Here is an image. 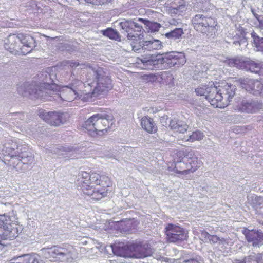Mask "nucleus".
Segmentation results:
<instances>
[{"instance_id": "nucleus-1", "label": "nucleus", "mask_w": 263, "mask_h": 263, "mask_svg": "<svg viewBox=\"0 0 263 263\" xmlns=\"http://www.w3.org/2000/svg\"><path fill=\"white\" fill-rule=\"evenodd\" d=\"M108 179L99 174L81 171L79 173L77 182L83 193L91 199L99 200L107 196V190L104 186L103 180Z\"/></svg>"}, {"instance_id": "nucleus-2", "label": "nucleus", "mask_w": 263, "mask_h": 263, "mask_svg": "<svg viewBox=\"0 0 263 263\" xmlns=\"http://www.w3.org/2000/svg\"><path fill=\"white\" fill-rule=\"evenodd\" d=\"M87 71V81L84 85L90 86L91 88L94 87L91 92L94 96L107 92L112 88L110 78L105 74L101 68L97 66H88Z\"/></svg>"}, {"instance_id": "nucleus-3", "label": "nucleus", "mask_w": 263, "mask_h": 263, "mask_svg": "<svg viewBox=\"0 0 263 263\" xmlns=\"http://www.w3.org/2000/svg\"><path fill=\"white\" fill-rule=\"evenodd\" d=\"M112 116L105 113L97 114L90 117L84 124V127L90 134L101 136L104 134L109 127Z\"/></svg>"}, {"instance_id": "nucleus-4", "label": "nucleus", "mask_w": 263, "mask_h": 263, "mask_svg": "<svg viewBox=\"0 0 263 263\" xmlns=\"http://www.w3.org/2000/svg\"><path fill=\"white\" fill-rule=\"evenodd\" d=\"M198 96H205L211 105L216 108H223L227 105L221 101V94L218 93L217 86L213 82H209L208 85H201L195 89Z\"/></svg>"}, {"instance_id": "nucleus-5", "label": "nucleus", "mask_w": 263, "mask_h": 263, "mask_svg": "<svg viewBox=\"0 0 263 263\" xmlns=\"http://www.w3.org/2000/svg\"><path fill=\"white\" fill-rule=\"evenodd\" d=\"M42 254L51 261L60 262L68 260L72 258L73 248L71 246L62 247L54 246L41 250Z\"/></svg>"}, {"instance_id": "nucleus-6", "label": "nucleus", "mask_w": 263, "mask_h": 263, "mask_svg": "<svg viewBox=\"0 0 263 263\" xmlns=\"http://www.w3.org/2000/svg\"><path fill=\"white\" fill-rule=\"evenodd\" d=\"M119 25L127 34L126 36L128 40L136 41L141 39V32H143L144 29L142 23L139 22V18L137 20L123 19L119 23Z\"/></svg>"}, {"instance_id": "nucleus-7", "label": "nucleus", "mask_w": 263, "mask_h": 263, "mask_svg": "<svg viewBox=\"0 0 263 263\" xmlns=\"http://www.w3.org/2000/svg\"><path fill=\"white\" fill-rule=\"evenodd\" d=\"M152 254V249L147 243L136 242L128 247V252L123 255L125 258H143Z\"/></svg>"}, {"instance_id": "nucleus-8", "label": "nucleus", "mask_w": 263, "mask_h": 263, "mask_svg": "<svg viewBox=\"0 0 263 263\" xmlns=\"http://www.w3.org/2000/svg\"><path fill=\"white\" fill-rule=\"evenodd\" d=\"M39 117L51 125L58 126L64 124L69 118L67 113L57 111L47 112L44 110L39 111Z\"/></svg>"}, {"instance_id": "nucleus-9", "label": "nucleus", "mask_w": 263, "mask_h": 263, "mask_svg": "<svg viewBox=\"0 0 263 263\" xmlns=\"http://www.w3.org/2000/svg\"><path fill=\"white\" fill-rule=\"evenodd\" d=\"M165 229L166 239L170 242H180L186 240L187 237L186 231L177 225L169 223Z\"/></svg>"}, {"instance_id": "nucleus-10", "label": "nucleus", "mask_w": 263, "mask_h": 263, "mask_svg": "<svg viewBox=\"0 0 263 263\" xmlns=\"http://www.w3.org/2000/svg\"><path fill=\"white\" fill-rule=\"evenodd\" d=\"M239 79H233L230 82H222L221 85L217 86L218 93L221 94L222 98L221 101L223 103H227L225 107L227 106L231 99L235 94L236 86H240V84H237L236 81Z\"/></svg>"}, {"instance_id": "nucleus-11", "label": "nucleus", "mask_w": 263, "mask_h": 263, "mask_svg": "<svg viewBox=\"0 0 263 263\" xmlns=\"http://www.w3.org/2000/svg\"><path fill=\"white\" fill-rule=\"evenodd\" d=\"M236 83L250 93L263 97V84L260 81L247 78L239 79Z\"/></svg>"}, {"instance_id": "nucleus-12", "label": "nucleus", "mask_w": 263, "mask_h": 263, "mask_svg": "<svg viewBox=\"0 0 263 263\" xmlns=\"http://www.w3.org/2000/svg\"><path fill=\"white\" fill-rule=\"evenodd\" d=\"M226 62L231 67L250 70L252 72L259 73L260 71V65L261 62L256 63L252 61H245L238 58L229 59Z\"/></svg>"}, {"instance_id": "nucleus-13", "label": "nucleus", "mask_w": 263, "mask_h": 263, "mask_svg": "<svg viewBox=\"0 0 263 263\" xmlns=\"http://www.w3.org/2000/svg\"><path fill=\"white\" fill-rule=\"evenodd\" d=\"M194 28L199 31L206 33L215 30L216 25L214 19L211 17H206L202 15L197 14L192 20Z\"/></svg>"}, {"instance_id": "nucleus-14", "label": "nucleus", "mask_w": 263, "mask_h": 263, "mask_svg": "<svg viewBox=\"0 0 263 263\" xmlns=\"http://www.w3.org/2000/svg\"><path fill=\"white\" fill-rule=\"evenodd\" d=\"M10 224L9 217L5 215H0V250H2L4 244L2 240L11 239L14 237V230Z\"/></svg>"}, {"instance_id": "nucleus-15", "label": "nucleus", "mask_w": 263, "mask_h": 263, "mask_svg": "<svg viewBox=\"0 0 263 263\" xmlns=\"http://www.w3.org/2000/svg\"><path fill=\"white\" fill-rule=\"evenodd\" d=\"M16 151L9 153L11 161L14 165L16 161H18L17 165L20 163L23 164H31L34 161V157L30 152L22 151L20 146H16Z\"/></svg>"}, {"instance_id": "nucleus-16", "label": "nucleus", "mask_w": 263, "mask_h": 263, "mask_svg": "<svg viewBox=\"0 0 263 263\" xmlns=\"http://www.w3.org/2000/svg\"><path fill=\"white\" fill-rule=\"evenodd\" d=\"M164 63H166L170 67H179L185 64L186 62L185 55L181 52H171L163 57Z\"/></svg>"}, {"instance_id": "nucleus-17", "label": "nucleus", "mask_w": 263, "mask_h": 263, "mask_svg": "<svg viewBox=\"0 0 263 263\" xmlns=\"http://www.w3.org/2000/svg\"><path fill=\"white\" fill-rule=\"evenodd\" d=\"M18 92L22 96H26L29 94L32 97L35 98L46 99V97L44 96V93H49L51 92L50 90L42 91L38 90L34 85H28L27 83L24 84L23 86H21L17 88Z\"/></svg>"}, {"instance_id": "nucleus-18", "label": "nucleus", "mask_w": 263, "mask_h": 263, "mask_svg": "<svg viewBox=\"0 0 263 263\" xmlns=\"http://www.w3.org/2000/svg\"><path fill=\"white\" fill-rule=\"evenodd\" d=\"M142 68L147 70H153L159 67V64H163V59L161 55L148 54L141 59Z\"/></svg>"}, {"instance_id": "nucleus-19", "label": "nucleus", "mask_w": 263, "mask_h": 263, "mask_svg": "<svg viewBox=\"0 0 263 263\" xmlns=\"http://www.w3.org/2000/svg\"><path fill=\"white\" fill-rule=\"evenodd\" d=\"M247 241L253 247H259L263 245V233L258 230H245L244 233Z\"/></svg>"}, {"instance_id": "nucleus-20", "label": "nucleus", "mask_w": 263, "mask_h": 263, "mask_svg": "<svg viewBox=\"0 0 263 263\" xmlns=\"http://www.w3.org/2000/svg\"><path fill=\"white\" fill-rule=\"evenodd\" d=\"M20 39V44H22L21 47V52L23 54L29 53L35 47V41L33 37L28 34H18Z\"/></svg>"}, {"instance_id": "nucleus-21", "label": "nucleus", "mask_w": 263, "mask_h": 263, "mask_svg": "<svg viewBox=\"0 0 263 263\" xmlns=\"http://www.w3.org/2000/svg\"><path fill=\"white\" fill-rule=\"evenodd\" d=\"M184 161H186L190 168V172L193 173L202 165V162L198 159L194 151H186Z\"/></svg>"}, {"instance_id": "nucleus-22", "label": "nucleus", "mask_w": 263, "mask_h": 263, "mask_svg": "<svg viewBox=\"0 0 263 263\" xmlns=\"http://www.w3.org/2000/svg\"><path fill=\"white\" fill-rule=\"evenodd\" d=\"M5 48L12 53L21 52V48L18 34L9 35L5 40Z\"/></svg>"}, {"instance_id": "nucleus-23", "label": "nucleus", "mask_w": 263, "mask_h": 263, "mask_svg": "<svg viewBox=\"0 0 263 263\" xmlns=\"http://www.w3.org/2000/svg\"><path fill=\"white\" fill-rule=\"evenodd\" d=\"M57 97L60 100L66 102H71L78 97L76 90L68 86H64L62 88L60 94L55 93L54 98Z\"/></svg>"}, {"instance_id": "nucleus-24", "label": "nucleus", "mask_w": 263, "mask_h": 263, "mask_svg": "<svg viewBox=\"0 0 263 263\" xmlns=\"http://www.w3.org/2000/svg\"><path fill=\"white\" fill-rule=\"evenodd\" d=\"M261 108V105L252 101L243 100L241 102L239 110L242 112L254 113Z\"/></svg>"}, {"instance_id": "nucleus-25", "label": "nucleus", "mask_w": 263, "mask_h": 263, "mask_svg": "<svg viewBox=\"0 0 263 263\" xmlns=\"http://www.w3.org/2000/svg\"><path fill=\"white\" fill-rule=\"evenodd\" d=\"M170 126L174 132L184 134L187 131L189 126L183 121L176 119L171 120L170 122Z\"/></svg>"}, {"instance_id": "nucleus-26", "label": "nucleus", "mask_w": 263, "mask_h": 263, "mask_svg": "<svg viewBox=\"0 0 263 263\" xmlns=\"http://www.w3.org/2000/svg\"><path fill=\"white\" fill-rule=\"evenodd\" d=\"M162 47V43L160 40H153L145 41L143 42L142 49L149 51L153 50H159Z\"/></svg>"}, {"instance_id": "nucleus-27", "label": "nucleus", "mask_w": 263, "mask_h": 263, "mask_svg": "<svg viewBox=\"0 0 263 263\" xmlns=\"http://www.w3.org/2000/svg\"><path fill=\"white\" fill-rule=\"evenodd\" d=\"M142 127L149 133H154L157 130V127L155 126L153 120L147 117H143L141 120Z\"/></svg>"}, {"instance_id": "nucleus-28", "label": "nucleus", "mask_w": 263, "mask_h": 263, "mask_svg": "<svg viewBox=\"0 0 263 263\" xmlns=\"http://www.w3.org/2000/svg\"><path fill=\"white\" fill-rule=\"evenodd\" d=\"M203 137L204 135L203 133L197 130L187 135L184 136L183 138H180V139L184 142H193L195 141L201 140Z\"/></svg>"}, {"instance_id": "nucleus-29", "label": "nucleus", "mask_w": 263, "mask_h": 263, "mask_svg": "<svg viewBox=\"0 0 263 263\" xmlns=\"http://www.w3.org/2000/svg\"><path fill=\"white\" fill-rule=\"evenodd\" d=\"M189 9L190 7L186 4V2L182 1L180 3L178 6L171 8L170 13L171 15H182L183 14Z\"/></svg>"}, {"instance_id": "nucleus-30", "label": "nucleus", "mask_w": 263, "mask_h": 263, "mask_svg": "<svg viewBox=\"0 0 263 263\" xmlns=\"http://www.w3.org/2000/svg\"><path fill=\"white\" fill-rule=\"evenodd\" d=\"M175 169L176 173L182 175H186L190 173V168L186 161H184V157L182 161L177 162L175 164Z\"/></svg>"}, {"instance_id": "nucleus-31", "label": "nucleus", "mask_w": 263, "mask_h": 263, "mask_svg": "<svg viewBox=\"0 0 263 263\" xmlns=\"http://www.w3.org/2000/svg\"><path fill=\"white\" fill-rule=\"evenodd\" d=\"M183 34L184 32L181 28H176L170 32L166 33L165 36L166 38L174 41H180Z\"/></svg>"}, {"instance_id": "nucleus-32", "label": "nucleus", "mask_w": 263, "mask_h": 263, "mask_svg": "<svg viewBox=\"0 0 263 263\" xmlns=\"http://www.w3.org/2000/svg\"><path fill=\"white\" fill-rule=\"evenodd\" d=\"M139 22L148 27L152 32L158 31L161 27L160 24L157 23L152 22L141 18H139Z\"/></svg>"}, {"instance_id": "nucleus-33", "label": "nucleus", "mask_w": 263, "mask_h": 263, "mask_svg": "<svg viewBox=\"0 0 263 263\" xmlns=\"http://www.w3.org/2000/svg\"><path fill=\"white\" fill-rule=\"evenodd\" d=\"M258 256L255 254L250 255V256L246 257L244 259H235L233 261L234 263H259Z\"/></svg>"}, {"instance_id": "nucleus-34", "label": "nucleus", "mask_w": 263, "mask_h": 263, "mask_svg": "<svg viewBox=\"0 0 263 263\" xmlns=\"http://www.w3.org/2000/svg\"><path fill=\"white\" fill-rule=\"evenodd\" d=\"M104 35L113 40H117L119 38L118 33L112 28H108L102 31Z\"/></svg>"}, {"instance_id": "nucleus-35", "label": "nucleus", "mask_w": 263, "mask_h": 263, "mask_svg": "<svg viewBox=\"0 0 263 263\" xmlns=\"http://www.w3.org/2000/svg\"><path fill=\"white\" fill-rule=\"evenodd\" d=\"M253 44L257 51L263 52V38H260L258 36L254 37Z\"/></svg>"}, {"instance_id": "nucleus-36", "label": "nucleus", "mask_w": 263, "mask_h": 263, "mask_svg": "<svg viewBox=\"0 0 263 263\" xmlns=\"http://www.w3.org/2000/svg\"><path fill=\"white\" fill-rule=\"evenodd\" d=\"M69 151L70 149L69 148L60 146L52 150V153H53V155H57L58 156H61L66 155L67 152H69Z\"/></svg>"}, {"instance_id": "nucleus-37", "label": "nucleus", "mask_w": 263, "mask_h": 263, "mask_svg": "<svg viewBox=\"0 0 263 263\" xmlns=\"http://www.w3.org/2000/svg\"><path fill=\"white\" fill-rule=\"evenodd\" d=\"M143 82H153L156 80V76L153 74H144L141 77Z\"/></svg>"}, {"instance_id": "nucleus-38", "label": "nucleus", "mask_w": 263, "mask_h": 263, "mask_svg": "<svg viewBox=\"0 0 263 263\" xmlns=\"http://www.w3.org/2000/svg\"><path fill=\"white\" fill-rule=\"evenodd\" d=\"M183 262L185 263H202V259L200 256H196L195 258L184 260Z\"/></svg>"}, {"instance_id": "nucleus-39", "label": "nucleus", "mask_w": 263, "mask_h": 263, "mask_svg": "<svg viewBox=\"0 0 263 263\" xmlns=\"http://www.w3.org/2000/svg\"><path fill=\"white\" fill-rule=\"evenodd\" d=\"M254 16L258 23L257 26L260 29L263 30V16L254 14Z\"/></svg>"}, {"instance_id": "nucleus-40", "label": "nucleus", "mask_w": 263, "mask_h": 263, "mask_svg": "<svg viewBox=\"0 0 263 263\" xmlns=\"http://www.w3.org/2000/svg\"><path fill=\"white\" fill-rule=\"evenodd\" d=\"M225 241L223 238H220L219 237H217L216 235H211V237H210V239L208 242L212 243H216L218 241Z\"/></svg>"}, {"instance_id": "nucleus-41", "label": "nucleus", "mask_w": 263, "mask_h": 263, "mask_svg": "<svg viewBox=\"0 0 263 263\" xmlns=\"http://www.w3.org/2000/svg\"><path fill=\"white\" fill-rule=\"evenodd\" d=\"M201 236L206 242L209 241L210 239V237H211V235L206 232H202Z\"/></svg>"}, {"instance_id": "nucleus-42", "label": "nucleus", "mask_w": 263, "mask_h": 263, "mask_svg": "<svg viewBox=\"0 0 263 263\" xmlns=\"http://www.w3.org/2000/svg\"><path fill=\"white\" fill-rule=\"evenodd\" d=\"M256 200L258 202V204L260 209H263V197H256L255 198Z\"/></svg>"}, {"instance_id": "nucleus-43", "label": "nucleus", "mask_w": 263, "mask_h": 263, "mask_svg": "<svg viewBox=\"0 0 263 263\" xmlns=\"http://www.w3.org/2000/svg\"><path fill=\"white\" fill-rule=\"evenodd\" d=\"M67 63L69 65V66L71 67H76L80 65L79 63H77L76 62L72 61H68L67 62Z\"/></svg>"}, {"instance_id": "nucleus-44", "label": "nucleus", "mask_w": 263, "mask_h": 263, "mask_svg": "<svg viewBox=\"0 0 263 263\" xmlns=\"http://www.w3.org/2000/svg\"><path fill=\"white\" fill-rule=\"evenodd\" d=\"M82 82L79 80H76L73 82V86H79L80 85L82 84Z\"/></svg>"}, {"instance_id": "nucleus-45", "label": "nucleus", "mask_w": 263, "mask_h": 263, "mask_svg": "<svg viewBox=\"0 0 263 263\" xmlns=\"http://www.w3.org/2000/svg\"><path fill=\"white\" fill-rule=\"evenodd\" d=\"M260 71H259V74H263V62H261V65H260Z\"/></svg>"}, {"instance_id": "nucleus-46", "label": "nucleus", "mask_w": 263, "mask_h": 263, "mask_svg": "<svg viewBox=\"0 0 263 263\" xmlns=\"http://www.w3.org/2000/svg\"><path fill=\"white\" fill-rule=\"evenodd\" d=\"M140 49V48H138L136 46H133V50L135 51H138Z\"/></svg>"}, {"instance_id": "nucleus-47", "label": "nucleus", "mask_w": 263, "mask_h": 263, "mask_svg": "<svg viewBox=\"0 0 263 263\" xmlns=\"http://www.w3.org/2000/svg\"><path fill=\"white\" fill-rule=\"evenodd\" d=\"M15 144L14 145V146H12L11 147H6L7 148H9V149H12V150H15Z\"/></svg>"}, {"instance_id": "nucleus-48", "label": "nucleus", "mask_w": 263, "mask_h": 263, "mask_svg": "<svg viewBox=\"0 0 263 263\" xmlns=\"http://www.w3.org/2000/svg\"><path fill=\"white\" fill-rule=\"evenodd\" d=\"M234 44H235V45H240V43L239 41L234 42Z\"/></svg>"}, {"instance_id": "nucleus-49", "label": "nucleus", "mask_w": 263, "mask_h": 263, "mask_svg": "<svg viewBox=\"0 0 263 263\" xmlns=\"http://www.w3.org/2000/svg\"><path fill=\"white\" fill-rule=\"evenodd\" d=\"M31 3H32V5H35V7H36V6H37V5L36 4L35 2H34V1H32V2H31Z\"/></svg>"}, {"instance_id": "nucleus-50", "label": "nucleus", "mask_w": 263, "mask_h": 263, "mask_svg": "<svg viewBox=\"0 0 263 263\" xmlns=\"http://www.w3.org/2000/svg\"><path fill=\"white\" fill-rule=\"evenodd\" d=\"M171 25H176V24H175V20H173V22H172V23H171Z\"/></svg>"}, {"instance_id": "nucleus-51", "label": "nucleus", "mask_w": 263, "mask_h": 263, "mask_svg": "<svg viewBox=\"0 0 263 263\" xmlns=\"http://www.w3.org/2000/svg\"><path fill=\"white\" fill-rule=\"evenodd\" d=\"M85 1L87 2L88 3H92L93 0H85Z\"/></svg>"}, {"instance_id": "nucleus-52", "label": "nucleus", "mask_w": 263, "mask_h": 263, "mask_svg": "<svg viewBox=\"0 0 263 263\" xmlns=\"http://www.w3.org/2000/svg\"><path fill=\"white\" fill-rule=\"evenodd\" d=\"M252 12L253 13V15H254V14H257L256 13H255L254 12V10H252Z\"/></svg>"}, {"instance_id": "nucleus-53", "label": "nucleus", "mask_w": 263, "mask_h": 263, "mask_svg": "<svg viewBox=\"0 0 263 263\" xmlns=\"http://www.w3.org/2000/svg\"><path fill=\"white\" fill-rule=\"evenodd\" d=\"M54 87H55V86H54V85H52V86H51V87H51V88H52V89H53V88H54Z\"/></svg>"}, {"instance_id": "nucleus-54", "label": "nucleus", "mask_w": 263, "mask_h": 263, "mask_svg": "<svg viewBox=\"0 0 263 263\" xmlns=\"http://www.w3.org/2000/svg\"><path fill=\"white\" fill-rule=\"evenodd\" d=\"M220 242H221V243H222L223 241H219V243H220Z\"/></svg>"}]
</instances>
